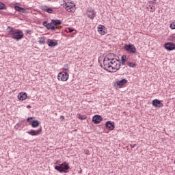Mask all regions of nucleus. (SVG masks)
<instances>
[{
  "label": "nucleus",
  "instance_id": "39448f33",
  "mask_svg": "<svg viewBox=\"0 0 175 175\" xmlns=\"http://www.w3.org/2000/svg\"><path fill=\"white\" fill-rule=\"evenodd\" d=\"M57 79L60 81H66L69 79V74L66 72H59L57 75Z\"/></svg>",
  "mask_w": 175,
  "mask_h": 175
},
{
  "label": "nucleus",
  "instance_id": "bb28decb",
  "mask_svg": "<svg viewBox=\"0 0 175 175\" xmlns=\"http://www.w3.org/2000/svg\"><path fill=\"white\" fill-rule=\"evenodd\" d=\"M66 10H67V12H73L72 8L70 7L69 4L67 5V7H66Z\"/></svg>",
  "mask_w": 175,
  "mask_h": 175
},
{
  "label": "nucleus",
  "instance_id": "4c0bfd02",
  "mask_svg": "<svg viewBox=\"0 0 175 175\" xmlns=\"http://www.w3.org/2000/svg\"><path fill=\"white\" fill-rule=\"evenodd\" d=\"M29 33H31V31L30 30H27L26 31V35H28Z\"/></svg>",
  "mask_w": 175,
  "mask_h": 175
},
{
  "label": "nucleus",
  "instance_id": "2eb2a0df",
  "mask_svg": "<svg viewBox=\"0 0 175 175\" xmlns=\"http://www.w3.org/2000/svg\"><path fill=\"white\" fill-rule=\"evenodd\" d=\"M96 16V13L95 12L94 10H92V12H90V13H88V17L89 18H91L92 20H94V18H95Z\"/></svg>",
  "mask_w": 175,
  "mask_h": 175
},
{
  "label": "nucleus",
  "instance_id": "c9c22d12",
  "mask_svg": "<svg viewBox=\"0 0 175 175\" xmlns=\"http://www.w3.org/2000/svg\"><path fill=\"white\" fill-rule=\"evenodd\" d=\"M131 146V148H135V147H136V144H131L130 145Z\"/></svg>",
  "mask_w": 175,
  "mask_h": 175
},
{
  "label": "nucleus",
  "instance_id": "dca6fc26",
  "mask_svg": "<svg viewBox=\"0 0 175 175\" xmlns=\"http://www.w3.org/2000/svg\"><path fill=\"white\" fill-rule=\"evenodd\" d=\"M51 23L53 25H55V27H57V25H61V24H62V21H61V20L53 19L51 20Z\"/></svg>",
  "mask_w": 175,
  "mask_h": 175
},
{
  "label": "nucleus",
  "instance_id": "c756f323",
  "mask_svg": "<svg viewBox=\"0 0 175 175\" xmlns=\"http://www.w3.org/2000/svg\"><path fill=\"white\" fill-rule=\"evenodd\" d=\"M64 70H68L69 69V65L68 64H65L64 66Z\"/></svg>",
  "mask_w": 175,
  "mask_h": 175
},
{
  "label": "nucleus",
  "instance_id": "f257e3e1",
  "mask_svg": "<svg viewBox=\"0 0 175 175\" xmlns=\"http://www.w3.org/2000/svg\"><path fill=\"white\" fill-rule=\"evenodd\" d=\"M103 66L105 70L111 69L113 72H117L121 68V61L116 59V55L113 53H109L103 59Z\"/></svg>",
  "mask_w": 175,
  "mask_h": 175
},
{
  "label": "nucleus",
  "instance_id": "a878e982",
  "mask_svg": "<svg viewBox=\"0 0 175 175\" xmlns=\"http://www.w3.org/2000/svg\"><path fill=\"white\" fill-rule=\"evenodd\" d=\"M170 28H171V29H175V21L170 24Z\"/></svg>",
  "mask_w": 175,
  "mask_h": 175
},
{
  "label": "nucleus",
  "instance_id": "6ab92c4d",
  "mask_svg": "<svg viewBox=\"0 0 175 175\" xmlns=\"http://www.w3.org/2000/svg\"><path fill=\"white\" fill-rule=\"evenodd\" d=\"M42 10H44V12H46V13H53V10L51 9V8H48L47 6L42 7Z\"/></svg>",
  "mask_w": 175,
  "mask_h": 175
},
{
  "label": "nucleus",
  "instance_id": "9b49d317",
  "mask_svg": "<svg viewBox=\"0 0 175 175\" xmlns=\"http://www.w3.org/2000/svg\"><path fill=\"white\" fill-rule=\"evenodd\" d=\"M105 126L108 131H113L115 128L114 122H111L110 121H107L105 123Z\"/></svg>",
  "mask_w": 175,
  "mask_h": 175
},
{
  "label": "nucleus",
  "instance_id": "cd10ccee",
  "mask_svg": "<svg viewBox=\"0 0 175 175\" xmlns=\"http://www.w3.org/2000/svg\"><path fill=\"white\" fill-rule=\"evenodd\" d=\"M169 39L171 42H175V36L172 35V36H170Z\"/></svg>",
  "mask_w": 175,
  "mask_h": 175
},
{
  "label": "nucleus",
  "instance_id": "aec40b11",
  "mask_svg": "<svg viewBox=\"0 0 175 175\" xmlns=\"http://www.w3.org/2000/svg\"><path fill=\"white\" fill-rule=\"evenodd\" d=\"M15 10L17 12H21V13H25L26 10L25 8H23L20 6L15 5Z\"/></svg>",
  "mask_w": 175,
  "mask_h": 175
},
{
  "label": "nucleus",
  "instance_id": "a211bd4d",
  "mask_svg": "<svg viewBox=\"0 0 175 175\" xmlns=\"http://www.w3.org/2000/svg\"><path fill=\"white\" fill-rule=\"evenodd\" d=\"M126 55H123L122 57H121V62H120V65H126Z\"/></svg>",
  "mask_w": 175,
  "mask_h": 175
},
{
  "label": "nucleus",
  "instance_id": "c85d7f7f",
  "mask_svg": "<svg viewBox=\"0 0 175 175\" xmlns=\"http://www.w3.org/2000/svg\"><path fill=\"white\" fill-rule=\"evenodd\" d=\"M78 118L79 120H85V116L83 115H79Z\"/></svg>",
  "mask_w": 175,
  "mask_h": 175
},
{
  "label": "nucleus",
  "instance_id": "412c9836",
  "mask_svg": "<svg viewBox=\"0 0 175 175\" xmlns=\"http://www.w3.org/2000/svg\"><path fill=\"white\" fill-rule=\"evenodd\" d=\"M126 65H127V66H129V68H136L137 64H136V63L135 62H127L126 63Z\"/></svg>",
  "mask_w": 175,
  "mask_h": 175
},
{
  "label": "nucleus",
  "instance_id": "f3484780",
  "mask_svg": "<svg viewBox=\"0 0 175 175\" xmlns=\"http://www.w3.org/2000/svg\"><path fill=\"white\" fill-rule=\"evenodd\" d=\"M55 28H58V27L53 26V22L48 23V25H46V29H51V31H55Z\"/></svg>",
  "mask_w": 175,
  "mask_h": 175
},
{
  "label": "nucleus",
  "instance_id": "7ed1b4c3",
  "mask_svg": "<svg viewBox=\"0 0 175 175\" xmlns=\"http://www.w3.org/2000/svg\"><path fill=\"white\" fill-rule=\"evenodd\" d=\"M55 169L59 173H68V170L70 169V167H69V163H68L66 161H64L59 165L55 166Z\"/></svg>",
  "mask_w": 175,
  "mask_h": 175
},
{
  "label": "nucleus",
  "instance_id": "f03ea898",
  "mask_svg": "<svg viewBox=\"0 0 175 175\" xmlns=\"http://www.w3.org/2000/svg\"><path fill=\"white\" fill-rule=\"evenodd\" d=\"M10 30L8 31V35L12 38V39H14V40H21L24 38V33L23 31L20 29H14L13 27H9Z\"/></svg>",
  "mask_w": 175,
  "mask_h": 175
},
{
  "label": "nucleus",
  "instance_id": "6e6552de",
  "mask_svg": "<svg viewBox=\"0 0 175 175\" xmlns=\"http://www.w3.org/2000/svg\"><path fill=\"white\" fill-rule=\"evenodd\" d=\"M42 132V127H40L38 130H30L29 131H27V133L29 135H31V136H38V135H40V133Z\"/></svg>",
  "mask_w": 175,
  "mask_h": 175
},
{
  "label": "nucleus",
  "instance_id": "f8f14e48",
  "mask_svg": "<svg viewBox=\"0 0 175 175\" xmlns=\"http://www.w3.org/2000/svg\"><path fill=\"white\" fill-rule=\"evenodd\" d=\"M18 99L19 100H25L27 99V93L25 92H21L18 94Z\"/></svg>",
  "mask_w": 175,
  "mask_h": 175
},
{
  "label": "nucleus",
  "instance_id": "0eeeda50",
  "mask_svg": "<svg viewBox=\"0 0 175 175\" xmlns=\"http://www.w3.org/2000/svg\"><path fill=\"white\" fill-rule=\"evenodd\" d=\"M164 47L168 51H172V50H175V44L173 42H166L164 44Z\"/></svg>",
  "mask_w": 175,
  "mask_h": 175
},
{
  "label": "nucleus",
  "instance_id": "423d86ee",
  "mask_svg": "<svg viewBox=\"0 0 175 175\" xmlns=\"http://www.w3.org/2000/svg\"><path fill=\"white\" fill-rule=\"evenodd\" d=\"M152 105L154 107H157V109H161V107H163V103L161 102V100L158 99H154L152 101Z\"/></svg>",
  "mask_w": 175,
  "mask_h": 175
},
{
  "label": "nucleus",
  "instance_id": "9d476101",
  "mask_svg": "<svg viewBox=\"0 0 175 175\" xmlns=\"http://www.w3.org/2000/svg\"><path fill=\"white\" fill-rule=\"evenodd\" d=\"M103 118L102 116L100 115H96L93 117L92 121L94 124H100V122L102 121Z\"/></svg>",
  "mask_w": 175,
  "mask_h": 175
},
{
  "label": "nucleus",
  "instance_id": "f704fd0d",
  "mask_svg": "<svg viewBox=\"0 0 175 175\" xmlns=\"http://www.w3.org/2000/svg\"><path fill=\"white\" fill-rule=\"evenodd\" d=\"M68 5H69V3H63V6L65 8H66Z\"/></svg>",
  "mask_w": 175,
  "mask_h": 175
},
{
  "label": "nucleus",
  "instance_id": "ddd939ff",
  "mask_svg": "<svg viewBox=\"0 0 175 175\" xmlns=\"http://www.w3.org/2000/svg\"><path fill=\"white\" fill-rule=\"evenodd\" d=\"M128 83V80L126 79H123L120 81H117L116 84L117 85H119V87H122V85H125Z\"/></svg>",
  "mask_w": 175,
  "mask_h": 175
},
{
  "label": "nucleus",
  "instance_id": "20e7f679",
  "mask_svg": "<svg viewBox=\"0 0 175 175\" xmlns=\"http://www.w3.org/2000/svg\"><path fill=\"white\" fill-rule=\"evenodd\" d=\"M124 50L128 53H131V54H135L136 53V46L134 44H129L124 45Z\"/></svg>",
  "mask_w": 175,
  "mask_h": 175
},
{
  "label": "nucleus",
  "instance_id": "b1692460",
  "mask_svg": "<svg viewBox=\"0 0 175 175\" xmlns=\"http://www.w3.org/2000/svg\"><path fill=\"white\" fill-rule=\"evenodd\" d=\"M6 9V6L3 4V3H0V10H5Z\"/></svg>",
  "mask_w": 175,
  "mask_h": 175
},
{
  "label": "nucleus",
  "instance_id": "5701e85b",
  "mask_svg": "<svg viewBox=\"0 0 175 175\" xmlns=\"http://www.w3.org/2000/svg\"><path fill=\"white\" fill-rule=\"evenodd\" d=\"M38 43L40 44H44L46 43V40L44 39V37H41L38 38Z\"/></svg>",
  "mask_w": 175,
  "mask_h": 175
},
{
  "label": "nucleus",
  "instance_id": "473e14b6",
  "mask_svg": "<svg viewBox=\"0 0 175 175\" xmlns=\"http://www.w3.org/2000/svg\"><path fill=\"white\" fill-rule=\"evenodd\" d=\"M48 24H49V23H48L46 21L43 22V25H44V27H45L46 28Z\"/></svg>",
  "mask_w": 175,
  "mask_h": 175
},
{
  "label": "nucleus",
  "instance_id": "4468645a",
  "mask_svg": "<svg viewBox=\"0 0 175 175\" xmlns=\"http://www.w3.org/2000/svg\"><path fill=\"white\" fill-rule=\"evenodd\" d=\"M30 125H31L32 128H38V126H39V125H40V122H39V120H33Z\"/></svg>",
  "mask_w": 175,
  "mask_h": 175
},
{
  "label": "nucleus",
  "instance_id": "72a5a7b5",
  "mask_svg": "<svg viewBox=\"0 0 175 175\" xmlns=\"http://www.w3.org/2000/svg\"><path fill=\"white\" fill-rule=\"evenodd\" d=\"M150 3H152V5H155V3H157V0L151 1Z\"/></svg>",
  "mask_w": 175,
  "mask_h": 175
},
{
  "label": "nucleus",
  "instance_id": "4be33fe9",
  "mask_svg": "<svg viewBox=\"0 0 175 175\" xmlns=\"http://www.w3.org/2000/svg\"><path fill=\"white\" fill-rule=\"evenodd\" d=\"M98 31L99 33H100V35H105V33H106V32L103 30V25L99 26V27L98 28Z\"/></svg>",
  "mask_w": 175,
  "mask_h": 175
},
{
  "label": "nucleus",
  "instance_id": "e433bc0d",
  "mask_svg": "<svg viewBox=\"0 0 175 175\" xmlns=\"http://www.w3.org/2000/svg\"><path fill=\"white\" fill-rule=\"evenodd\" d=\"M92 10H94L92 9V8H90V9L88 10V13H90V14H91L90 12H92Z\"/></svg>",
  "mask_w": 175,
  "mask_h": 175
},
{
  "label": "nucleus",
  "instance_id": "ea45409f",
  "mask_svg": "<svg viewBox=\"0 0 175 175\" xmlns=\"http://www.w3.org/2000/svg\"><path fill=\"white\" fill-rule=\"evenodd\" d=\"M72 31H73L72 29H69V31L68 32H70V33H71V32H72Z\"/></svg>",
  "mask_w": 175,
  "mask_h": 175
},
{
  "label": "nucleus",
  "instance_id": "a19ab883",
  "mask_svg": "<svg viewBox=\"0 0 175 175\" xmlns=\"http://www.w3.org/2000/svg\"><path fill=\"white\" fill-rule=\"evenodd\" d=\"M27 107H29V105H28Z\"/></svg>",
  "mask_w": 175,
  "mask_h": 175
},
{
  "label": "nucleus",
  "instance_id": "1a4fd4ad",
  "mask_svg": "<svg viewBox=\"0 0 175 175\" xmlns=\"http://www.w3.org/2000/svg\"><path fill=\"white\" fill-rule=\"evenodd\" d=\"M47 44L49 47H55V46H57L58 42H57V40H47Z\"/></svg>",
  "mask_w": 175,
  "mask_h": 175
},
{
  "label": "nucleus",
  "instance_id": "58836bf2",
  "mask_svg": "<svg viewBox=\"0 0 175 175\" xmlns=\"http://www.w3.org/2000/svg\"><path fill=\"white\" fill-rule=\"evenodd\" d=\"M60 118H61V120H65V116H60Z\"/></svg>",
  "mask_w": 175,
  "mask_h": 175
},
{
  "label": "nucleus",
  "instance_id": "7c9ffc66",
  "mask_svg": "<svg viewBox=\"0 0 175 175\" xmlns=\"http://www.w3.org/2000/svg\"><path fill=\"white\" fill-rule=\"evenodd\" d=\"M32 120H33V117H30V118H28L27 119V122H32V121H31Z\"/></svg>",
  "mask_w": 175,
  "mask_h": 175
},
{
  "label": "nucleus",
  "instance_id": "2f4dec72",
  "mask_svg": "<svg viewBox=\"0 0 175 175\" xmlns=\"http://www.w3.org/2000/svg\"><path fill=\"white\" fill-rule=\"evenodd\" d=\"M150 12H155V8H154V7H150Z\"/></svg>",
  "mask_w": 175,
  "mask_h": 175
},
{
  "label": "nucleus",
  "instance_id": "393cba45",
  "mask_svg": "<svg viewBox=\"0 0 175 175\" xmlns=\"http://www.w3.org/2000/svg\"><path fill=\"white\" fill-rule=\"evenodd\" d=\"M68 5H70V8H71V10L73 12V10H75V6H76V5H75V3H68Z\"/></svg>",
  "mask_w": 175,
  "mask_h": 175
}]
</instances>
